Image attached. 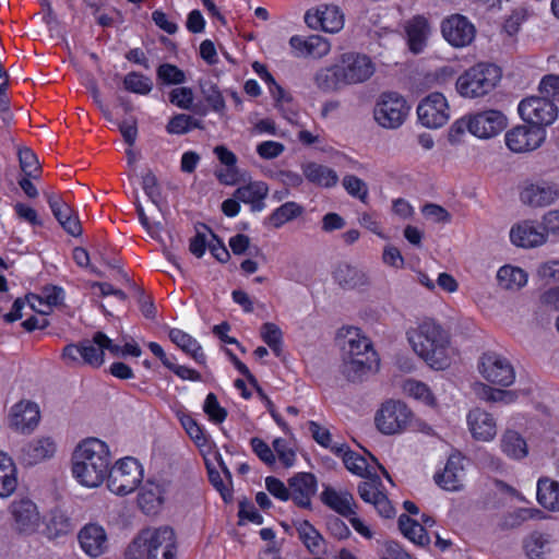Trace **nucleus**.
<instances>
[{
  "instance_id": "f8f14e48",
  "label": "nucleus",
  "mask_w": 559,
  "mask_h": 559,
  "mask_svg": "<svg viewBox=\"0 0 559 559\" xmlns=\"http://www.w3.org/2000/svg\"><path fill=\"white\" fill-rule=\"evenodd\" d=\"M104 346L96 342V333L91 340H83L78 344H69L62 350V359L69 366L80 364L98 368L104 364Z\"/></svg>"
},
{
  "instance_id": "c85d7f7f",
  "label": "nucleus",
  "mask_w": 559,
  "mask_h": 559,
  "mask_svg": "<svg viewBox=\"0 0 559 559\" xmlns=\"http://www.w3.org/2000/svg\"><path fill=\"white\" fill-rule=\"evenodd\" d=\"M344 357H377L372 344L358 329L349 328L342 344Z\"/></svg>"
},
{
  "instance_id": "aec40b11",
  "label": "nucleus",
  "mask_w": 559,
  "mask_h": 559,
  "mask_svg": "<svg viewBox=\"0 0 559 559\" xmlns=\"http://www.w3.org/2000/svg\"><path fill=\"white\" fill-rule=\"evenodd\" d=\"M466 423L468 431L477 441L489 442L497 436L495 417L480 407H474L467 413Z\"/></svg>"
},
{
  "instance_id": "338daca9",
  "label": "nucleus",
  "mask_w": 559,
  "mask_h": 559,
  "mask_svg": "<svg viewBox=\"0 0 559 559\" xmlns=\"http://www.w3.org/2000/svg\"><path fill=\"white\" fill-rule=\"evenodd\" d=\"M539 91L543 95L551 97L552 102H559V75L547 74L539 83Z\"/></svg>"
},
{
  "instance_id": "dca6fc26",
  "label": "nucleus",
  "mask_w": 559,
  "mask_h": 559,
  "mask_svg": "<svg viewBox=\"0 0 559 559\" xmlns=\"http://www.w3.org/2000/svg\"><path fill=\"white\" fill-rule=\"evenodd\" d=\"M444 39L453 47L468 46L475 38L474 25L463 15L454 14L442 22Z\"/></svg>"
},
{
  "instance_id": "680f3d73",
  "label": "nucleus",
  "mask_w": 559,
  "mask_h": 559,
  "mask_svg": "<svg viewBox=\"0 0 559 559\" xmlns=\"http://www.w3.org/2000/svg\"><path fill=\"white\" fill-rule=\"evenodd\" d=\"M180 423L185 428L186 432L189 437L198 444L204 445L206 442V438L203 433V430L199 426V424L189 415H183L180 417Z\"/></svg>"
},
{
  "instance_id": "20e7f679",
  "label": "nucleus",
  "mask_w": 559,
  "mask_h": 559,
  "mask_svg": "<svg viewBox=\"0 0 559 559\" xmlns=\"http://www.w3.org/2000/svg\"><path fill=\"white\" fill-rule=\"evenodd\" d=\"M127 559H176V536L169 526L142 530L129 545Z\"/></svg>"
},
{
  "instance_id": "412c9836",
  "label": "nucleus",
  "mask_w": 559,
  "mask_h": 559,
  "mask_svg": "<svg viewBox=\"0 0 559 559\" xmlns=\"http://www.w3.org/2000/svg\"><path fill=\"white\" fill-rule=\"evenodd\" d=\"M58 450L57 439L52 436H38L22 449V460L27 465H36L55 456Z\"/></svg>"
},
{
  "instance_id": "de8ad7c7",
  "label": "nucleus",
  "mask_w": 559,
  "mask_h": 559,
  "mask_svg": "<svg viewBox=\"0 0 559 559\" xmlns=\"http://www.w3.org/2000/svg\"><path fill=\"white\" fill-rule=\"evenodd\" d=\"M200 90L204 99L214 111L221 112L225 109L224 97L214 82L210 80L200 81Z\"/></svg>"
},
{
  "instance_id": "1a4fd4ad",
  "label": "nucleus",
  "mask_w": 559,
  "mask_h": 559,
  "mask_svg": "<svg viewBox=\"0 0 559 559\" xmlns=\"http://www.w3.org/2000/svg\"><path fill=\"white\" fill-rule=\"evenodd\" d=\"M479 374L488 382L509 386L515 380V371L511 362L496 352L484 353L477 364Z\"/></svg>"
},
{
  "instance_id": "774afa93",
  "label": "nucleus",
  "mask_w": 559,
  "mask_h": 559,
  "mask_svg": "<svg viewBox=\"0 0 559 559\" xmlns=\"http://www.w3.org/2000/svg\"><path fill=\"white\" fill-rule=\"evenodd\" d=\"M265 487L273 497L282 501H287L288 499H290L289 487L287 488L285 484L278 478H275L273 476L266 477Z\"/></svg>"
},
{
  "instance_id": "09e8293b",
  "label": "nucleus",
  "mask_w": 559,
  "mask_h": 559,
  "mask_svg": "<svg viewBox=\"0 0 559 559\" xmlns=\"http://www.w3.org/2000/svg\"><path fill=\"white\" fill-rule=\"evenodd\" d=\"M195 128H202L200 120L186 114H178L170 119L166 130L170 134H185Z\"/></svg>"
},
{
  "instance_id": "a211bd4d",
  "label": "nucleus",
  "mask_w": 559,
  "mask_h": 559,
  "mask_svg": "<svg viewBox=\"0 0 559 559\" xmlns=\"http://www.w3.org/2000/svg\"><path fill=\"white\" fill-rule=\"evenodd\" d=\"M471 124L473 135L479 139H490L504 130L508 121L500 110L489 109L471 115Z\"/></svg>"
},
{
  "instance_id": "4468645a",
  "label": "nucleus",
  "mask_w": 559,
  "mask_h": 559,
  "mask_svg": "<svg viewBox=\"0 0 559 559\" xmlns=\"http://www.w3.org/2000/svg\"><path fill=\"white\" fill-rule=\"evenodd\" d=\"M559 199V186L552 181H525L520 191L523 204L533 207H547Z\"/></svg>"
},
{
  "instance_id": "9d476101",
  "label": "nucleus",
  "mask_w": 559,
  "mask_h": 559,
  "mask_svg": "<svg viewBox=\"0 0 559 559\" xmlns=\"http://www.w3.org/2000/svg\"><path fill=\"white\" fill-rule=\"evenodd\" d=\"M412 412L401 401L384 402L376 415V426L384 435L404 431L411 423Z\"/></svg>"
},
{
  "instance_id": "69168bd1",
  "label": "nucleus",
  "mask_w": 559,
  "mask_h": 559,
  "mask_svg": "<svg viewBox=\"0 0 559 559\" xmlns=\"http://www.w3.org/2000/svg\"><path fill=\"white\" fill-rule=\"evenodd\" d=\"M424 216L433 223H450L451 214L441 205L435 203L425 204L421 209Z\"/></svg>"
},
{
  "instance_id": "6e6d98bb",
  "label": "nucleus",
  "mask_w": 559,
  "mask_h": 559,
  "mask_svg": "<svg viewBox=\"0 0 559 559\" xmlns=\"http://www.w3.org/2000/svg\"><path fill=\"white\" fill-rule=\"evenodd\" d=\"M261 337L276 355H280L282 331L276 324L271 322L264 323L261 328Z\"/></svg>"
},
{
  "instance_id": "473e14b6",
  "label": "nucleus",
  "mask_w": 559,
  "mask_h": 559,
  "mask_svg": "<svg viewBox=\"0 0 559 559\" xmlns=\"http://www.w3.org/2000/svg\"><path fill=\"white\" fill-rule=\"evenodd\" d=\"M138 502L146 514L158 511L164 502V489L155 481H146L140 489Z\"/></svg>"
},
{
  "instance_id": "8fccbe9b",
  "label": "nucleus",
  "mask_w": 559,
  "mask_h": 559,
  "mask_svg": "<svg viewBox=\"0 0 559 559\" xmlns=\"http://www.w3.org/2000/svg\"><path fill=\"white\" fill-rule=\"evenodd\" d=\"M123 86L131 93L147 95L153 88V83L151 79L133 71L124 76Z\"/></svg>"
},
{
  "instance_id": "2f4dec72",
  "label": "nucleus",
  "mask_w": 559,
  "mask_h": 559,
  "mask_svg": "<svg viewBox=\"0 0 559 559\" xmlns=\"http://www.w3.org/2000/svg\"><path fill=\"white\" fill-rule=\"evenodd\" d=\"M72 530L71 519L61 510H52L47 520L44 519L39 534H43L48 539H56L68 535Z\"/></svg>"
},
{
  "instance_id": "6ab92c4d",
  "label": "nucleus",
  "mask_w": 559,
  "mask_h": 559,
  "mask_svg": "<svg viewBox=\"0 0 559 559\" xmlns=\"http://www.w3.org/2000/svg\"><path fill=\"white\" fill-rule=\"evenodd\" d=\"M40 419L39 407L31 401H20L11 408L9 416L10 427L21 433H31Z\"/></svg>"
},
{
  "instance_id": "052dcab7",
  "label": "nucleus",
  "mask_w": 559,
  "mask_h": 559,
  "mask_svg": "<svg viewBox=\"0 0 559 559\" xmlns=\"http://www.w3.org/2000/svg\"><path fill=\"white\" fill-rule=\"evenodd\" d=\"M223 472L225 474L227 483L224 481L222 475L218 472L213 471V469L209 471V478H210L211 484L221 493L223 499L225 501H227L228 499L231 498V492H230L229 486H228L230 483L231 475L226 466H223Z\"/></svg>"
},
{
  "instance_id": "c9c22d12",
  "label": "nucleus",
  "mask_w": 559,
  "mask_h": 559,
  "mask_svg": "<svg viewBox=\"0 0 559 559\" xmlns=\"http://www.w3.org/2000/svg\"><path fill=\"white\" fill-rule=\"evenodd\" d=\"M527 273L510 264L501 266L497 272V282L504 290L518 292L527 284Z\"/></svg>"
},
{
  "instance_id": "2eb2a0df",
  "label": "nucleus",
  "mask_w": 559,
  "mask_h": 559,
  "mask_svg": "<svg viewBox=\"0 0 559 559\" xmlns=\"http://www.w3.org/2000/svg\"><path fill=\"white\" fill-rule=\"evenodd\" d=\"M546 139L544 128L516 126L504 135L507 147L513 153H527L538 148Z\"/></svg>"
},
{
  "instance_id": "bb28decb",
  "label": "nucleus",
  "mask_w": 559,
  "mask_h": 559,
  "mask_svg": "<svg viewBox=\"0 0 559 559\" xmlns=\"http://www.w3.org/2000/svg\"><path fill=\"white\" fill-rule=\"evenodd\" d=\"M464 477L463 459L460 455H451L443 471L435 475V480L444 490L457 491L463 487Z\"/></svg>"
},
{
  "instance_id": "4be33fe9",
  "label": "nucleus",
  "mask_w": 559,
  "mask_h": 559,
  "mask_svg": "<svg viewBox=\"0 0 559 559\" xmlns=\"http://www.w3.org/2000/svg\"><path fill=\"white\" fill-rule=\"evenodd\" d=\"M547 235L544 225L540 227L534 221H523L510 230L512 243L523 248H534L544 245L547 240Z\"/></svg>"
},
{
  "instance_id": "a878e982",
  "label": "nucleus",
  "mask_w": 559,
  "mask_h": 559,
  "mask_svg": "<svg viewBox=\"0 0 559 559\" xmlns=\"http://www.w3.org/2000/svg\"><path fill=\"white\" fill-rule=\"evenodd\" d=\"M290 499L301 508H308L317 491L316 477L310 473H298L288 480Z\"/></svg>"
},
{
  "instance_id": "5fc2aeb1",
  "label": "nucleus",
  "mask_w": 559,
  "mask_h": 559,
  "mask_svg": "<svg viewBox=\"0 0 559 559\" xmlns=\"http://www.w3.org/2000/svg\"><path fill=\"white\" fill-rule=\"evenodd\" d=\"M19 160H20L21 169L25 174V176L34 177V178L37 177V174L39 173V169H40V165L37 159V156L31 148H28V147L20 148L19 150Z\"/></svg>"
},
{
  "instance_id": "6e6552de",
  "label": "nucleus",
  "mask_w": 559,
  "mask_h": 559,
  "mask_svg": "<svg viewBox=\"0 0 559 559\" xmlns=\"http://www.w3.org/2000/svg\"><path fill=\"white\" fill-rule=\"evenodd\" d=\"M409 106L403 96L394 92L382 93L373 108L376 122L385 129H397L406 120Z\"/></svg>"
},
{
  "instance_id": "e2e57ef3",
  "label": "nucleus",
  "mask_w": 559,
  "mask_h": 559,
  "mask_svg": "<svg viewBox=\"0 0 559 559\" xmlns=\"http://www.w3.org/2000/svg\"><path fill=\"white\" fill-rule=\"evenodd\" d=\"M273 448L284 467L288 468L295 464L296 453L287 445L285 440L281 438L275 439Z\"/></svg>"
},
{
  "instance_id": "0e129e2a",
  "label": "nucleus",
  "mask_w": 559,
  "mask_h": 559,
  "mask_svg": "<svg viewBox=\"0 0 559 559\" xmlns=\"http://www.w3.org/2000/svg\"><path fill=\"white\" fill-rule=\"evenodd\" d=\"M252 451L255 455L266 465L271 466L275 463V454L274 450H272L267 443H265L262 439L254 437L250 441Z\"/></svg>"
},
{
  "instance_id": "c03bdc74",
  "label": "nucleus",
  "mask_w": 559,
  "mask_h": 559,
  "mask_svg": "<svg viewBox=\"0 0 559 559\" xmlns=\"http://www.w3.org/2000/svg\"><path fill=\"white\" fill-rule=\"evenodd\" d=\"M501 450L511 459H523L527 454V444L521 435L514 430H507L501 438Z\"/></svg>"
},
{
  "instance_id": "f03ea898",
  "label": "nucleus",
  "mask_w": 559,
  "mask_h": 559,
  "mask_svg": "<svg viewBox=\"0 0 559 559\" xmlns=\"http://www.w3.org/2000/svg\"><path fill=\"white\" fill-rule=\"evenodd\" d=\"M374 71L376 66L367 55L346 52L331 67L318 71L314 80L320 90L335 92L368 81Z\"/></svg>"
},
{
  "instance_id": "58836bf2",
  "label": "nucleus",
  "mask_w": 559,
  "mask_h": 559,
  "mask_svg": "<svg viewBox=\"0 0 559 559\" xmlns=\"http://www.w3.org/2000/svg\"><path fill=\"white\" fill-rule=\"evenodd\" d=\"M298 538L312 555L323 554L324 538L319 531L308 521H298L296 523Z\"/></svg>"
},
{
  "instance_id": "39448f33",
  "label": "nucleus",
  "mask_w": 559,
  "mask_h": 559,
  "mask_svg": "<svg viewBox=\"0 0 559 559\" xmlns=\"http://www.w3.org/2000/svg\"><path fill=\"white\" fill-rule=\"evenodd\" d=\"M500 79V68L490 63H478L461 74L455 86L461 96L476 98L491 92Z\"/></svg>"
},
{
  "instance_id": "ea45409f",
  "label": "nucleus",
  "mask_w": 559,
  "mask_h": 559,
  "mask_svg": "<svg viewBox=\"0 0 559 559\" xmlns=\"http://www.w3.org/2000/svg\"><path fill=\"white\" fill-rule=\"evenodd\" d=\"M169 338L185 353L189 354L197 362L203 364L205 361V355L202 347L191 335L187 334L182 330L171 329L169 331Z\"/></svg>"
},
{
  "instance_id": "f704fd0d",
  "label": "nucleus",
  "mask_w": 559,
  "mask_h": 559,
  "mask_svg": "<svg viewBox=\"0 0 559 559\" xmlns=\"http://www.w3.org/2000/svg\"><path fill=\"white\" fill-rule=\"evenodd\" d=\"M333 278L338 285L346 288L365 286L369 283V278L365 271L347 263H340L335 267Z\"/></svg>"
},
{
  "instance_id": "9b49d317",
  "label": "nucleus",
  "mask_w": 559,
  "mask_h": 559,
  "mask_svg": "<svg viewBox=\"0 0 559 559\" xmlns=\"http://www.w3.org/2000/svg\"><path fill=\"white\" fill-rule=\"evenodd\" d=\"M551 97L532 96L523 99L519 104V114L521 118L533 127L543 128L551 124L557 116L558 109Z\"/></svg>"
},
{
  "instance_id": "e433bc0d",
  "label": "nucleus",
  "mask_w": 559,
  "mask_h": 559,
  "mask_svg": "<svg viewBox=\"0 0 559 559\" xmlns=\"http://www.w3.org/2000/svg\"><path fill=\"white\" fill-rule=\"evenodd\" d=\"M302 174L308 181L323 188H332L338 181V176L332 168L317 163L305 164Z\"/></svg>"
},
{
  "instance_id": "cd10ccee",
  "label": "nucleus",
  "mask_w": 559,
  "mask_h": 559,
  "mask_svg": "<svg viewBox=\"0 0 559 559\" xmlns=\"http://www.w3.org/2000/svg\"><path fill=\"white\" fill-rule=\"evenodd\" d=\"M47 201L62 228L72 236L81 235L82 227L78 216L73 215V210L52 193H47Z\"/></svg>"
},
{
  "instance_id": "5701e85b",
  "label": "nucleus",
  "mask_w": 559,
  "mask_h": 559,
  "mask_svg": "<svg viewBox=\"0 0 559 559\" xmlns=\"http://www.w3.org/2000/svg\"><path fill=\"white\" fill-rule=\"evenodd\" d=\"M332 450H335L337 454L343 455V462L346 468L355 475L360 477H370L371 474L376 473L374 466H377L382 471L386 478H390L384 467L370 453H368V455L371 463H369L365 456L348 450L345 445L332 447Z\"/></svg>"
},
{
  "instance_id": "a18cd8bd",
  "label": "nucleus",
  "mask_w": 559,
  "mask_h": 559,
  "mask_svg": "<svg viewBox=\"0 0 559 559\" xmlns=\"http://www.w3.org/2000/svg\"><path fill=\"white\" fill-rule=\"evenodd\" d=\"M399 527L405 537L417 545L424 546L430 543L429 536L423 524L412 520L406 514L400 515Z\"/></svg>"
},
{
  "instance_id": "bf43d9fd",
  "label": "nucleus",
  "mask_w": 559,
  "mask_h": 559,
  "mask_svg": "<svg viewBox=\"0 0 559 559\" xmlns=\"http://www.w3.org/2000/svg\"><path fill=\"white\" fill-rule=\"evenodd\" d=\"M193 99L194 95L190 87H176L169 93V102L181 109H191Z\"/></svg>"
},
{
  "instance_id": "393cba45",
  "label": "nucleus",
  "mask_w": 559,
  "mask_h": 559,
  "mask_svg": "<svg viewBox=\"0 0 559 559\" xmlns=\"http://www.w3.org/2000/svg\"><path fill=\"white\" fill-rule=\"evenodd\" d=\"M289 45L294 55L298 58L320 59L331 50L330 43L322 36L311 35L308 37L295 35L290 37Z\"/></svg>"
},
{
  "instance_id": "72a5a7b5",
  "label": "nucleus",
  "mask_w": 559,
  "mask_h": 559,
  "mask_svg": "<svg viewBox=\"0 0 559 559\" xmlns=\"http://www.w3.org/2000/svg\"><path fill=\"white\" fill-rule=\"evenodd\" d=\"M406 34L409 49L415 53L423 51L430 34L428 21L423 16L412 19L406 25Z\"/></svg>"
},
{
  "instance_id": "37998d69",
  "label": "nucleus",
  "mask_w": 559,
  "mask_h": 559,
  "mask_svg": "<svg viewBox=\"0 0 559 559\" xmlns=\"http://www.w3.org/2000/svg\"><path fill=\"white\" fill-rule=\"evenodd\" d=\"M304 213V206L295 201H287L276 207L269 216V222L274 228H281Z\"/></svg>"
},
{
  "instance_id": "f257e3e1",
  "label": "nucleus",
  "mask_w": 559,
  "mask_h": 559,
  "mask_svg": "<svg viewBox=\"0 0 559 559\" xmlns=\"http://www.w3.org/2000/svg\"><path fill=\"white\" fill-rule=\"evenodd\" d=\"M413 352L433 370H445L451 366L455 350L450 333L436 320L424 319L407 332Z\"/></svg>"
},
{
  "instance_id": "0eeeda50",
  "label": "nucleus",
  "mask_w": 559,
  "mask_h": 559,
  "mask_svg": "<svg viewBox=\"0 0 559 559\" xmlns=\"http://www.w3.org/2000/svg\"><path fill=\"white\" fill-rule=\"evenodd\" d=\"M108 489L118 496H126L133 492L143 479V468L140 462L127 456L116 462L108 469Z\"/></svg>"
},
{
  "instance_id": "4c0bfd02",
  "label": "nucleus",
  "mask_w": 559,
  "mask_h": 559,
  "mask_svg": "<svg viewBox=\"0 0 559 559\" xmlns=\"http://www.w3.org/2000/svg\"><path fill=\"white\" fill-rule=\"evenodd\" d=\"M17 486L16 467L13 460L0 451V497H10Z\"/></svg>"
},
{
  "instance_id": "13d9d810",
  "label": "nucleus",
  "mask_w": 559,
  "mask_h": 559,
  "mask_svg": "<svg viewBox=\"0 0 559 559\" xmlns=\"http://www.w3.org/2000/svg\"><path fill=\"white\" fill-rule=\"evenodd\" d=\"M204 413L216 424L223 423L227 417V412L223 408L214 393H209L203 405Z\"/></svg>"
},
{
  "instance_id": "79ce46f5",
  "label": "nucleus",
  "mask_w": 559,
  "mask_h": 559,
  "mask_svg": "<svg viewBox=\"0 0 559 559\" xmlns=\"http://www.w3.org/2000/svg\"><path fill=\"white\" fill-rule=\"evenodd\" d=\"M537 500L550 511H559V483L550 479H539L537 484Z\"/></svg>"
},
{
  "instance_id": "423d86ee",
  "label": "nucleus",
  "mask_w": 559,
  "mask_h": 559,
  "mask_svg": "<svg viewBox=\"0 0 559 559\" xmlns=\"http://www.w3.org/2000/svg\"><path fill=\"white\" fill-rule=\"evenodd\" d=\"M11 530L21 537H32L40 533L44 516L37 504L28 499L13 500L8 509Z\"/></svg>"
},
{
  "instance_id": "c756f323",
  "label": "nucleus",
  "mask_w": 559,
  "mask_h": 559,
  "mask_svg": "<svg viewBox=\"0 0 559 559\" xmlns=\"http://www.w3.org/2000/svg\"><path fill=\"white\" fill-rule=\"evenodd\" d=\"M321 499L324 504L345 518L355 514L354 497L348 491L326 487L321 493Z\"/></svg>"
},
{
  "instance_id": "a19ab883",
  "label": "nucleus",
  "mask_w": 559,
  "mask_h": 559,
  "mask_svg": "<svg viewBox=\"0 0 559 559\" xmlns=\"http://www.w3.org/2000/svg\"><path fill=\"white\" fill-rule=\"evenodd\" d=\"M377 357H344L343 373L350 381L359 380L377 364Z\"/></svg>"
},
{
  "instance_id": "49530a36",
  "label": "nucleus",
  "mask_w": 559,
  "mask_h": 559,
  "mask_svg": "<svg viewBox=\"0 0 559 559\" xmlns=\"http://www.w3.org/2000/svg\"><path fill=\"white\" fill-rule=\"evenodd\" d=\"M365 478L366 480L358 485V493L365 502L372 504L383 493L381 490L382 483L376 473Z\"/></svg>"
},
{
  "instance_id": "ddd939ff",
  "label": "nucleus",
  "mask_w": 559,
  "mask_h": 559,
  "mask_svg": "<svg viewBox=\"0 0 559 559\" xmlns=\"http://www.w3.org/2000/svg\"><path fill=\"white\" fill-rule=\"evenodd\" d=\"M420 123L429 129H438L450 119V107L443 94L435 92L426 96L417 107Z\"/></svg>"
},
{
  "instance_id": "7c9ffc66",
  "label": "nucleus",
  "mask_w": 559,
  "mask_h": 559,
  "mask_svg": "<svg viewBox=\"0 0 559 559\" xmlns=\"http://www.w3.org/2000/svg\"><path fill=\"white\" fill-rule=\"evenodd\" d=\"M269 192L267 185L262 181H253L240 187L235 191L234 197L240 202L251 205L252 211L260 212L264 209V199Z\"/></svg>"
},
{
  "instance_id": "b1692460",
  "label": "nucleus",
  "mask_w": 559,
  "mask_h": 559,
  "mask_svg": "<svg viewBox=\"0 0 559 559\" xmlns=\"http://www.w3.org/2000/svg\"><path fill=\"white\" fill-rule=\"evenodd\" d=\"M78 540L81 549L92 558L102 556L107 549V534L98 524L84 525L78 534Z\"/></svg>"
},
{
  "instance_id": "3c124183",
  "label": "nucleus",
  "mask_w": 559,
  "mask_h": 559,
  "mask_svg": "<svg viewBox=\"0 0 559 559\" xmlns=\"http://www.w3.org/2000/svg\"><path fill=\"white\" fill-rule=\"evenodd\" d=\"M403 391L407 395L421 401L426 405L435 404V397L430 392V389L424 382L413 379L406 380L403 384Z\"/></svg>"
},
{
  "instance_id": "f3484780",
  "label": "nucleus",
  "mask_w": 559,
  "mask_h": 559,
  "mask_svg": "<svg viewBox=\"0 0 559 559\" xmlns=\"http://www.w3.org/2000/svg\"><path fill=\"white\" fill-rule=\"evenodd\" d=\"M305 22L311 28L337 33L344 26V16L336 5L321 4L314 11L309 10L306 13Z\"/></svg>"
},
{
  "instance_id": "7ed1b4c3",
  "label": "nucleus",
  "mask_w": 559,
  "mask_h": 559,
  "mask_svg": "<svg viewBox=\"0 0 559 559\" xmlns=\"http://www.w3.org/2000/svg\"><path fill=\"white\" fill-rule=\"evenodd\" d=\"M109 466V448L96 438L82 441L72 454V475L87 488L98 487L106 478Z\"/></svg>"
},
{
  "instance_id": "603ef678",
  "label": "nucleus",
  "mask_w": 559,
  "mask_h": 559,
  "mask_svg": "<svg viewBox=\"0 0 559 559\" xmlns=\"http://www.w3.org/2000/svg\"><path fill=\"white\" fill-rule=\"evenodd\" d=\"M548 538L542 533L531 534L524 542V548L530 559H540L546 552L548 546Z\"/></svg>"
},
{
  "instance_id": "864d4df0",
  "label": "nucleus",
  "mask_w": 559,
  "mask_h": 559,
  "mask_svg": "<svg viewBox=\"0 0 559 559\" xmlns=\"http://www.w3.org/2000/svg\"><path fill=\"white\" fill-rule=\"evenodd\" d=\"M342 185L349 195L359 199L364 203L367 202L369 190L362 179L355 175H346L343 178Z\"/></svg>"
},
{
  "instance_id": "4d7b16f0",
  "label": "nucleus",
  "mask_w": 559,
  "mask_h": 559,
  "mask_svg": "<svg viewBox=\"0 0 559 559\" xmlns=\"http://www.w3.org/2000/svg\"><path fill=\"white\" fill-rule=\"evenodd\" d=\"M157 78L166 84L177 85L186 81L185 72L170 63H164L158 67Z\"/></svg>"
}]
</instances>
